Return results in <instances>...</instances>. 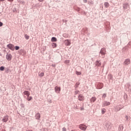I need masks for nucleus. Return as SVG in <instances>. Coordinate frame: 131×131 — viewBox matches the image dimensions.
<instances>
[{"label": "nucleus", "instance_id": "1", "mask_svg": "<svg viewBox=\"0 0 131 131\" xmlns=\"http://www.w3.org/2000/svg\"><path fill=\"white\" fill-rule=\"evenodd\" d=\"M7 48H8V49H9L11 51H14V50H15V46H14L13 44H11V43L8 44L7 45Z\"/></svg>", "mask_w": 131, "mask_h": 131}, {"label": "nucleus", "instance_id": "2", "mask_svg": "<svg viewBox=\"0 0 131 131\" xmlns=\"http://www.w3.org/2000/svg\"><path fill=\"white\" fill-rule=\"evenodd\" d=\"M55 93H57V94H60V92H61V88L56 86L54 88Z\"/></svg>", "mask_w": 131, "mask_h": 131}, {"label": "nucleus", "instance_id": "3", "mask_svg": "<svg viewBox=\"0 0 131 131\" xmlns=\"http://www.w3.org/2000/svg\"><path fill=\"white\" fill-rule=\"evenodd\" d=\"M79 129H81L82 130H85L86 129V126L81 124L79 126Z\"/></svg>", "mask_w": 131, "mask_h": 131}, {"label": "nucleus", "instance_id": "4", "mask_svg": "<svg viewBox=\"0 0 131 131\" xmlns=\"http://www.w3.org/2000/svg\"><path fill=\"white\" fill-rule=\"evenodd\" d=\"M78 100L79 101H83L84 100V97L82 95L80 94L78 96Z\"/></svg>", "mask_w": 131, "mask_h": 131}, {"label": "nucleus", "instance_id": "5", "mask_svg": "<svg viewBox=\"0 0 131 131\" xmlns=\"http://www.w3.org/2000/svg\"><path fill=\"white\" fill-rule=\"evenodd\" d=\"M6 59L8 61H11V60H12V55L7 54L6 55Z\"/></svg>", "mask_w": 131, "mask_h": 131}, {"label": "nucleus", "instance_id": "6", "mask_svg": "<svg viewBox=\"0 0 131 131\" xmlns=\"http://www.w3.org/2000/svg\"><path fill=\"white\" fill-rule=\"evenodd\" d=\"M100 54H101V55H105L106 49H105V48H102L100 51Z\"/></svg>", "mask_w": 131, "mask_h": 131}, {"label": "nucleus", "instance_id": "7", "mask_svg": "<svg viewBox=\"0 0 131 131\" xmlns=\"http://www.w3.org/2000/svg\"><path fill=\"white\" fill-rule=\"evenodd\" d=\"M64 44L66 46H70L71 45V42L69 40H64Z\"/></svg>", "mask_w": 131, "mask_h": 131}, {"label": "nucleus", "instance_id": "8", "mask_svg": "<svg viewBox=\"0 0 131 131\" xmlns=\"http://www.w3.org/2000/svg\"><path fill=\"white\" fill-rule=\"evenodd\" d=\"M124 64H125V65H128V64H130V60L129 59H126L124 62Z\"/></svg>", "mask_w": 131, "mask_h": 131}, {"label": "nucleus", "instance_id": "9", "mask_svg": "<svg viewBox=\"0 0 131 131\" xmlns=\"http://www.w3.org/2000/svg\"><path fill=\"white\" fill-rule=\"evenodd\" d=\"M24 95L27 97L30 96V92L29 91H26L24 92Z\"/></svg>", "mask_w": 131, "mask_h": 131}, {"label": "nucleus", "instance_id": "10", "mask_svg": "<svg viewBox=\"0 0 131 131\" xmlns=\"http://www.w3.org/2000/svg\"><path fill=\"white\" fill-rule=\"evenodd\" d=\"M8 118L9 116H6L3 118L2 121H3V122H7V121H8Z\"/></svg>", "mask_w": 131, "mask_h": 131}, {"label": "nucleus", "instance_id": "11", "mask_svg": "<svg viewBox=\"0 0 131 131\" xmlns=\"http://www.w3.org/2000/svg\"><path fill=\"white\" fill-rule=\"evenodd\" d=\"M35 117L36 119H39V118H40V114L39 113H37Z\"/></svg>", "mask_w": 131, "mask_h": 131}, {"label": "nucleus", "instance_id": "12", "mask_svg": "<svg viewBox=\"0 0 131 131\" xmlns=\"http://www.w3.org/2000/svg\"><path fill=\"white\" fill-rule=\"evenodd\" d=\"M96 100H97V98L93 97L91 99L90 101L91 102H96Z\"/></svg>", "mask_w": 131, "mask_h": 131}, {"label": "nucleus", "instance_id": "13", "mask_svg": "<svg viewBox=\"0 0 131 131\" xmlns=\"http://www.w3.org/2000/svg\"><path fill=\"white\" fill-rule=\"evenodd\" d=\"M95 65L96 66H101V62H100V61H97L96 62H95Z\"/></svg>", "mask_w": 131, "mask_h": 131}, {"label": "nucleus", "instance_id": "14", "mask_svg": "<svg viewBox=\"0 0 131 131\" xmlns=\"http://www.w3.org/2000/svg\"><path fill=\"white\" fill-rule=\"evenodd\" d=\"M106 126L108 130L111 129V125L107 123V124H106Z\"/></svg>", "mask_w": 131, "mask_h": 131}, {"label": "nucleus", "instance_id": "15", "mask_svg": "<svg viewBox=\"0 0 131 131\" xmlns=\"http://www.w3.org/2000/svg\"><path fill=\"white\" fill-rule=\"evenodd\" d=\"M105 8H108L109 7V3L108 2L104 3V4Z\"/></svg>", "mask_w": 131, "mask_h": 131}, {"label": "nucleus", "instance_id": "16", "mask_svg": "<svg viewBox=\"0 0 131 131\" xmlns=\"http://www.w3.org/2000/svg\"><path fill=\"white\" fill-rule=\"evenodd\" d=\"M127 7H128V4H125L123 6V8L124 9H127Z\"/></svg>", "mask_w": 131, "mask_h": 131}, {"label": "nucleus", "instance_id": "17", "mask_svg": "<svg viewBox=\"0 0 131 131\" xmlns=\"http://www.w3.org/2000/svg\"><path fill=\"white\" fill-rule=\"evenodd\" d=\"M51 41H57V38H56L55 37H53L51 38Z\"/></svg>", "mask_w": 131, "mask_h": 131}, {"label": "nucleus", "instance_id": "18", "mask_svg": "<svg viewBox=\"0 0 131 131\" xmlns=\"http://www.w3.org/2000/svg\"><path fill=\"white\" fill-rule=\"evenodd\" d=\"M27 101H31V100H32V97L31 96L27 97Z\"/></svg>", "mask_w": 131, "mask_h": 131}, {"label": "nucleus", "instance_id": "19", "mask_svg": "<svg viewBox=\"0 0 131 131\" xmlns=\"http://www.w3.org/2000/svg\"><path fill=\"white\" fill-rule=\"evenodd\" d=\"M106 112V109L105 108H102L101 110V113L102 114H104Z\"/></svg>", "mask_w": 131, "mask_h": 131}, {"label": "nucleus", "instance_id": "20", "mask_svg": "<svg viewBox=\"0 0 131 131\" xmlns=\"http://www.w3.org/2000/svg\"><path fill=\"white\" fill-rule=\"evenodd\" d=\"M45 75V73H40L39 74V76H40V77H42V76H43Z\"/></svg>", "mask_w": 131, "mask_h": 131}, {"label": "nucleus", "instance_id": "21", "mask_svg": "<svg viewBox=\"0 0 131 131\" xmlns=\"http://www.w3.org/2000/svg\"><path fill=\"white\" fill-rule=\"evenodd\" d=\"M52 47H53V48H56V47H57V43H52Z\"/></svg>", "mask_w": 131, "mask_h": 131}, {"label": "nucleus", "instance_id": "22", "mask_svg": "<svg viewBox=\"0 0 131 131\" xmlns=\"http://www.w3.org/2000/svg\"><path fill=\"white\" fill-rule=\"evenodd\" d=\"M64 63H65V64H69L70 63V61L67 60L64 61Z\"/></svg>", "mask_w": 131, "mask_h": 131}, {"label": "nucleus", "instance_id": "23", "mask_svg": "<svg viewBox=\"0 0 131 131\" xmlns=\"http://www.w3.org/2000/svg\"><path fill=\"white\" fill-rule=\"evenodd\" d=\"M76 74H77V75H81V72H78V71H76Z\"/></svg>", "mask_w": 131, "mask_h": 131}, {"label": "nucleus", "instance_id": "24", "mask_svg": "<svg viewBox=\"0 0 131 131\" xmlns=\"http://www.w3.org/2000/svg\"><path fill=\"white\" fill-rule=\"evenodd\" d=\"M109 105H110V102H106L105 103L104 106H109Z\"/></svg>", "mask_w": 131, "mask_h": 131}, {"label": "nucleus", "instance_id": "25", "mask_svg": "<svg viewBox=\"0 0 131 131\" xmlns=\"http://www.w3.org/2000/svg\"><path fill=\"white\" fill-rule=\"evenodd\" d=\"M25 37L26 39H29V36L27 34H26L25 35Z\"/></svg>", "mask_w": 131, "mask_h": 131}, {"label": "nucleus", "instance_id": "26", "mask_svg": "<svg viewBox=\"0 0 131 131\" xmlns=\"http://www.w3.org/2000/svg\"><path fill=\"white\" fill-rule=\"evenodd\" d=\"M0 70L1 71H4V70H5V67H0Z\"/></svg>", "mask_w": 131, "mask_h": 131}, {"label": "nucleus", "instance_id": "27", "mask_svg": "<svg viewBox=\"0 0 131 131\" xmlns=\"http://www.w3.org/2000/svg\"><path fill=\"white\" fill-rule=\"evenodd\" d=\"M100 85V87H99V89H102L103 88V84L102 83H99L98 84V85Z\"/></svg>", "mask_w": 131, "mask_h": 131}, {"label": "nucleus", "instance_id": "28", "mask_svg": "<svg viewBox=\"0 0 131 131\" xmlns=\"http://www.w3.org/2000/svg\"><path fill=\"white\" fill-rule=\"evenodd\" d=\"M79 93V91L78 90H76L75 91V95H77V94H78Z\"/></svg>", "mask_w": 131, "mask_h": 131}, {"label": "nucleus", "instance_id": "29", "mask_svg": "<svg viewBox=\"0 0 131 131\" xmlns=\"http://www.w3.org/2000/svg\"><path fill=\"white\" fill-rule=\"evenodd\" d=\"M19 49H20V48L18 46H15V50L16 51H18V50H19Z\"/></svg>", "mask_w": 131, "mask_h": 131}, {"label": "nucleus", "instance_id": "30", "mask_svg": "<svg viewBox=\"0 0 131 131\" xmlns=\"http://www.w3.org/2000/svg\"><path fill=\"white\" fill-rule=\"evenodd\" d=\"M79 84H80V83L79 82H77L75 86L77 88V86H78V85H79Z\"/></svg>", "mask_w": 131, "mask_h": 131}, {"label": "nucleus", "instance_id": "31", "mask_svg": "<svg viewBox=\"0 0 131 131\" xmlns=\"http://www.w3.org/2000/svg\"><path fill=\"white\" fill-rule=\"evenodd\" d=\"M102 98L103 99H105V98H106V94H103L102 95Z\"/></svg>", "mask_w": 131, "mask_h": 131}, {"label": "nucleus", "instance_id": "32", "mask_svg": "<svg viewBox=\"0 0 131 131\" xmlns=\"http://www.w3.org/2000/svg\"><path fill=\"white\" fill-rule=\"evenodd\" d=\"M62 131H67L66 128L65 127L62 128Z\"/></svg>", "mask_w": 131, "mask_h": 131}, {"label": "nucleus", "instance_id": "33", "mask_svg": "<svg viewBox=\"0 0 131 131\" xmlns=\"http://www.w3.org/2000/svg\"><path fill=\"white\" fill-rule=\"evenodd\" d=\"M3 26V23L0 22V27Z\"/></svg>", "mask_w": 131, "mask_h": 131}, {"label": "nucleus", "instance_id": "34", "mask_svg": "<svg viewBox=\"0 0 131 131\" xmlns=\"http://www.w3.org/2000/svg\"><path fill=\"white\" fill-rule=\"evenodd\" d=\"M84 3H88V0H83Z\"/></svg>", "mask_w": 131, "mask_h": 131}, {"label": "nucleus", "instance_id": "35", "mask_svg": "<svg viewBox=\"0 0 131 131\" xmlns=\"http://www.w3.org/2000/svg\"><path fill=\"white\" fill-rule=\"evenodd\" d=\"M38 2H43L45 0H38Z\"/></svg>", "mask_w": 131, "mask_h": 131}, {"label": "nucleus", "instance_id": "36", "mask_svg": "<svg viewBox=\"0 0 131 131\" xmlns=\"http://www.w3.org/2000/svg\"><path fill=\"white\" fill-rule=\"evenodd\" d=\"M8 2H13L14 0H7Z\"/></svg>", "mask_w": 131, "mask_h": 131}, {"label": "nucleus", "instance_id": "37", "mask_svg": "<svg viewBox=\"0 0 131 131\" xmlns=\"http://www.w3.org/2000/svg\"><path fill=\"white\" fill-rule=\"evenodd\" d=\"M0 2H5V0H0Z\"/></svg>", "mask_w": 131, "mask_h": 131}, {"label": "nucleus", "instance_id": "38", "mask_svg": "<svg viewBox=\"0 0 131 131\" xmlns=\"http://www.w3.org/2000/svg\"><path fill=\"white\" fill-rule=\"evenodd\" d=\"M126 118L127 119L128 118V117L127 116H126Z\"/></svg>", "mask_w": 131, "mask_h": 131}, {"label": "nucleus", "instance_id": "39", "mask_svg": "<svg viewBox=\"0 0 131 131\" xmlns=\"http://www.w3.org/2000/svg\"><path fill=\"white\" fill-rule=\"evenodd\" d=\"M81 110H83V108H81Z\"/></svg>", "mask_w": 131, "mask_h": 131}]
</instances>
